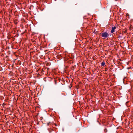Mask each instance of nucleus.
I'll return each instance as SVG.
<instances>
[{"mask_svg":"<svg viewBox=\"0 0 133 133\" xmlns=\"http://www.w3.org/2000/svg\"><path fill=\"white\" fill-rule=\"evenodd\" d=\"M101 36L103 38H107L108 37L109 34L107 32H105L102 34Z\"/></svg>","mask_w":133,"mask_h":133,"instance_id":"nucleus-1","label":"nucleus"},{"mask_svg":"<svg viewBox=\"0 0 133 133\" xmlns=\"http://www.w3.org/2000/svg\"><path fill=\"white\" fill-rule=\"evenodd\" d=\"M116 28L115 26L114 27H113L112 28L111 30V33H113L115 31V29H116Z\"/></svg>","mask_w":133,"mask_h":133,"instance_id":"nucleus-2","label":"nucleus"},{"mask_svg":"<svg viewBox=\"0 0 133 133\" xmlns=\"http://www.w3.org/2000/svg\"><path fill=\"white\" fill-rule=\"evenodd\" d=\"M126 16L129 18V14L127 13L126 14Z\"/></svg>","mask_w":133,"mask_h":133,"instance_id":"nucleus-3","label":"nucleus"},{"mask_svg":"<svg viewBox=\"0 0 133 133\" xmlns=\"http://www.w3.org/2000/svg\"><path fill=\"white\" fill-rule=\"evenodd\" d=\"M105 64V63L104 62H103L101 63V66H104Z\"/></svg>","mask_w":133,"mask_h":133,"instance_id":"nucleus-4","label":"nucleus"}]
</instances>
